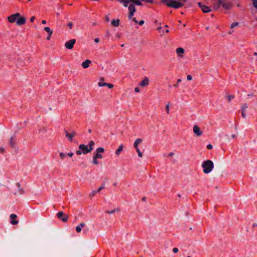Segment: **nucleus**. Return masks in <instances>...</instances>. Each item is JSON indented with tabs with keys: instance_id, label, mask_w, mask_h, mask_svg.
<instances>
[{
	"instance_id": "dca6fc26",
	"label": "nucleus",
	"mask_w": 257,
	"mask_h": 257,
	"mask_svg": "<svg viewBox=\"0 0 257 257\" xmlns=\"http://www.w3.org/2000/svg\"><path fill=\"white\" fill-rule=\"evenodd\" d=\"M17 217V215L15 214H12L10 215V218L11 219V222L12 224L15 225L18 223V221L16 220Z\"/></svg>"
},
{
	"instance_id": "393cba45",
	"label": "nucleus",
	"mask_w": 257,
	"mask_h": 257,
	"mask_svg": "<svg viewBox=\"0 0 257 257\" xmlns=\"http://www.w3.org/2000/svg\"><path fill=\"white\" fill-rule=\"evenodd\" d=\"M104 150L102 147H99L96 150V153H99V154L103 153L104 152Z\"/></svg>"
},
{
	"instance_id": "a19ab883",
	"label": "nucleus",
	"mask_w": 257,
	"mask_h": 257,
	"mask_svg": "<svg viewBox=\"0 0 257 257\" xmlns=\"http://www.w3.org/2000/svg\"><path fill=\"white\" fill-rule=\"evenodd\" d=\"M68 26L70 27V29H72V27L73 26V24L72 22H69L68 24Z\"/></svg>"
},
{
	"instance_id": "e2e57ef3",
	"label": "nucleus",
	"mask_w": 257,
	"mask_h": 257,
	"mask_svg": "<svg viewBox=\"0 0 257 257\" xmlns=\"http://www.w3.org/2000/svg\"><path fill=\"white\" fill-rule=\"evenodd\" d=\"M166 33H168V32H169V30H167L166 31Z\"/></svg>"
},
{
	"instance_id": "4be33fe9",
	"label": "nucleus",
	"mask_w": 257,
	"mask_h": 257,
	"mask_svg": "<svg viewBox=\"0 0 257 257\" xmlns=\"http://www.w3.org/2000/svg\"><path fill=\"white\" fill-rule=\"evenodd\" d=\"M44 30L48 33V34H51L53 33V31L52 30L50 29V28L48 27H46L44 28Z\"/></svg>"
},
{
	"instance_id": "58836bf2",
	"label": "nucleus",
	"mask_w": 257,
	"mask_h": 257,
	"mask_svg": "<svg viewBox=\"0 0 257 257\" xmlns=\"http://www.w3.org/2000/svg\"><path fill=\"white\" fill-rule=\"evenodd\" d=\"M67 155L70 157H72L74 155V154L73 152H69L67 154Z\"/></svg>"
},
{
	"instance_id": "864d4df0",
	"label": "nucleus",
	"mask_w": 257,
	"mask_h": 257,
	"mask_svg": "<svg viewBox=\"0 0 257 257\" xmlns=\"http://www.w3.org/2000/svg\"><path fill=\"white\" fill-rule=\"evenodd\" d=\"M174 153L173 152H171L168 155L169 157H172V156H174Z\"/></svg>"
},
{
	"instance_id": "e433bc0d",
	"label": "nucleus",
	"mask_w": 257,
	"mask_h": 257,
	"mask_svg": "<svg viewBox=\"0 0 257 257\" xmlns=\"http://www.w3.org/2000/svg\"><path fill=\"white\" fill-rule=\"evenodd\" d=\"M254 7L257 9V0H252Z\"/></svg>"
},
{
	"instance_id": "20e7f679",
	"label": "nucleus",
	"mask_w": 257,
	"mask_h": 257,
	"mask_svg": "<svg viewBox=\"0 0 257 257\" xmlns=\"http://www.w3.org/2000/svg\"><path fill=\"white\" fill-rule=\"evenodd\" d=\"M162 2L166 4L169 7L175 9L181 8L184 6V3L179 2L178 1L173 0H162Z\"/></svg>"
},
{
	"instance_id": "09e8293b",
	"label": "nucleus",
	"mask_w": 257,
	"mask_h": 257,
	"mask_svg": "<svg viewBox=\"0 0 257 257\" xmlns=\"http://www.w3.org/2000/svg\"><path fill=\"white\" fill-rule=\"evenodd\" d=\"M135 91L136 92L138 93V92H140V89H139V88H138V87H136V88H135Z\"/></svg>"
},
{
	"instance_id": "49530a36",
	"label": "nucleus",
	"mask_w": 257,
	"mask_h": 257,
	"mask_svg": "<svg viewBox=\"0 0 257 257\" xmlns=\"http://www.w3.org/2000/svg\"><path fill=\"white\" fill-rule=\"evenodd\" d=\"M252 228H255L257 227V223H254L252 224Z\"/></svg>"
},
{
	"instance_id": "423d86ee",
	"label": "nucleus",
	"mask_w": 257,
	"mask_h": 257,
	"mask_svg": "<svg viewBox=\"0 0 257 257\" xmlns=\"http://www.w3.org/2000/svg\"><path fill=\"white\" fill-rule=\"evenodd\" d=\"M57 217L61 219L63 221L66 222L68 219V216L67 215L64 214L63 212L59 211L57 214Z\"/></svg>"
},
{
	"instance_id": "aec40b11",
	"label": "nucleus",
	"mask_w": 257,
	"mask_h": 257,
	"mask_svg": "<svg viewBox=\"0 0 257 257\" xmlns=\"http://www.w3.org/2000/svg\"><path fill=\"white\" fill-rule=\"evenodd\" d=\"M111 24L114 27H118L119 25V20H113L111 21Z\"/></svg>"
},
{
	"instance_id": "0e129e2a",
	"label": "nucleus",
	"mask_w": 257,
	"mask_h": 257,
	"mask_svg": "<svg viewBox=\"0 0 257 257\" xmlns=\"http://www.w3.org/2000/svg\"><path fill=\"white\" fill-rule=\"evenodd\" d=\"M107 34L108 35H109V32H107Z\"/></svg>"
},
{
	"instance_id": "de8ad7c7",
	"label": "nucleus",
	"mask_w": 257,
	"mask_h": 257,
	"mask_svg": "<svg viewBox=\"0 0 257 257\" xmlns=\"http://www.w3.org/2000/svg\"><path fill=\"white\" fill-rule=\"evenodd\" d=\"M5 152V149L3 147H0V152L3 153Z\"/></svg>"
},
{
	"instance_id": "0eeeda50",
	"label": "nucleus",
	"mask_w": 257,
	"mask_h": 257,
	"mask_svg": "<svg viewBox=\"0 0 257 257\" xmlns=\"http://www.w3.org/2000/svg\"><path fill=\"white\" fill-rule=\"evenodd\" d=\"M75 42V39H71L65 43V46L68 49H72L73 48Z\"/></svg>"
},
{
	"instance_id": "5701e85b",
	"label": "nucleus",
	"mask_w": 257,
	"mask_h": 257,
	"mask_svg": "<svg viewBox=\"0 0 257 257\" xmlns=\"http://www.w3.org/2000/svg\"><path fill=\"white\" fill-rule=\"evenodd\" d=\"M94 145V142L93 141H90L89 143V149L91 152L93 149V146Z\"/></svg>"
},
{
	"instance_id": "052dcab7",
	"label": "nucleus",
	"mask_w": 257,
	"mask_h": 257,
	"mask_svg": "<svg viewBox=\"0 0 257 257\" xmlns=\"http://www.w3.org/2000/svg\"><path fill=\"white\" fill-rule=\"evenodd\" d=\"M181 81V79H178L177 80V82L179 83V82H180Z\"/></svg>"
},
{
	"instance_id": "a18cd8bd",
	"label": "nucleus",
	"mask_w": 257,
	"mask_h": 257,
	"mask_svg": "<svg viewBox=\"0 0 257 257\" xmlns=\"http://www.w3.org/2000/svg\"><path fill=\"white\" fill-rule=\"evenodd\" d=\"M207 148L208 149H211L212 148V146L211 144H209L207 146Z\"/></svg>"
},
{
	"instance_id": "c756f323",
	"label": "nucleus",
	"mask_w": 257,
	"mask_h": 257,
	"mask_svg": "<svg viewBox=\"0 0 257 257\" xmlns=\"http://www.w3.org/2000/svg\"><path fill=\"white\" fill-rule=\"evenodd\" d=\"M136 151L138 153V156L140 157V158H142L143 157V154L141 152L140 150L139 149V148H138V149H136Z\"/></svg>"
},
{
	"instance_id": "bf43d9fd",
	"label": "nucleus",
	"mask_w": 257,
	"mask_h": 257,
	"mask_svg": "<svg viewBox=\"0 0 257 257\" xmlns=\"http://www.w3.org/2000/svg\"><path fill=\"white\" fill-rule=\"evenodd\" d=\"M106 20L107 21H109V19L108 18V17H106Z\"/></svg>"
},
{
	"instance_id": "a878e982",
	"label": "nucleus",
	"mask_w": 257,
	"mask_h": 257,
	"mask_svg": "<svg viewBox=\"0 0 257 257\" xmlns=\"http://www.w3.org/2000/svg\"><path fill=\"white\" fill-rule=\"evenodd\" d=\"M19 61H20V63H16V65L17 66H23L24 65V60H22V59H19L18 60Z\"/></svg>"
},
{
	"instance_id": "4468645a",
	"label": "nucleus",
	"mask_w": 257,
	"mask_h": 257,
	"mask_svg": "<svg viewBox=\"0 0 257 257\" xmlns=\"http://www.w3.org/2000/svg\"><path fill=\"white\" fill-rule=\"evenodd\" d=\"M149 79L148 77H146L143 80H142L139 85L141 87H144L149 85Z\"/></svg>"
},
{
	"instance_id": "b1692460",
	"label": "nucleus",
	"mask_w": 257,
	"mask_h": 257,
	"mask_svg": "<svg viewBox=\"0 0 257 257\" xmlns=\"http://www.w3.org/2000/svg\"><path fill=\"white\" fill-rule=\"evenodd\" d=\"M66 156H67V154H66L63 152H60L59 153V157L61 160H63L66 158Z\"/></svg>"
},
{
	"instance_id": "13d9d810",
	"label": "nucleus",
	"mask_w": 257,
	"mask_h": 257,
	"mask_svg": "<svg viewBox=\"0 0 257 257\" xmlns=\"http://www.w3.org/2000/svg\"><path fill=\"white\" fill-rule=\"evenodd\" d=\"M95 193H96V192H95V191H93V192L92 193V196L95 195Z\"/></svg>"
},
{
	"instance_id": "4c0bfd02",
	"label": "nucleus",
	"mask_w": 257,
	"mask_h": 257,
	"mask_svg": "<svg viewBox=\"0 0 257 257\" xmlns=\"http://www.w3.org/2000/svg\"><path fill=\"white\" fill-rule=\"evenodd\" d=\"M187 79L189 81H190L192 79V77L191 75H188L187 76Z\"/></svg>"
},
{
	"instance_id": "f03ea898",
	"label": "nucleus",
	"mask_w": 257,
	"mask_h": 257,
	"mask_svg": "<svg viewBox=\"0 0 257 257\" xmlns=\"http://www.w3.org/2000/svg\"><path fill=\"white\" fill-rule=\"evenodd\" d=\"M7 19L10 23H14L16 22L17 25L18 26L23 25L26 22V18L21 16L19 13L10 15Z\"/></svg>"
},
{
	"instance_id": "7ed1b4c3",
	"label": "nucleus",
	"mask_w": 257,
	"mask_h": 257,
	"mask_svg": "<svg viewBox=\"0 0 257 257\" xmlns=\"http://www.w3.org/2000/svg\"><path fill=\"white\" fill-rule=\"evenodd\" d=\"M202 167L203 168V172L204 174H207L211 172L213 170L214 163L212 161L207 160L202 163Z\"/></svg>"
},
{
	"instance_id": "9d476101",
	"label": "nucleus",
	"mask_w": 257,
	"mask_h": 257,
	"mask_svg": "<svg viewBox=\"0 0 257 257\" xmlns=\"http://www.w3.org/2000/svg\"><path fill=\"white\" fill-rule=\"evenodd\" d=\"M65 133L66 137H67L70 142H72L73 141V138L76 135V133L75 132L69 133L67 131H65Z\"/></svg>"
},
{
	"instance_id": "2f4dec72",
	"label": "nucleus",
	"mask_w": 257,
	"mask_h": 257,
	"mask_svg": "<svg viewBox=\"0 0 257 257\" xmlns=\"http://www.w3.org/2000/svg\"><path fill=\"white\" fill-rule=\"evenodd\" d=\"M227 99H228V101L229 102H230L231 101V100L234 98V96L233 95H227L226 96Z\"/></svg>"
},
{
	"instance_id": "6e6552de",
	"label": "nucleus",
	"mask_w": 257,
	"mask_h": 257,
	"mask_svg": "<svg viewBox=\"0 0 257 257\" xmlns=\"http://www.w3.org/2000/svg\"><path fill=\"white\" fill-rule=\"evenodd\" d=\"M79 148L80 150H82L83 154H86L91 152L90 150L89 149L88 147L86 145H85L84 144L80 145Z\"/></svg>"
},
{
	"instance_id": "5fc2aeb1",
	"label": "nucleus",
	"mask_w": 257,
	"mask_h": 257,
	"mask_svg": "<svg viewBox=\"0 0 257 257\" xmlns=\"http://www.w3.org/2000/svg\"><path fill=\"white\" fill-rule=\"evenodd\" d=\"M146 2L149 3H153V0H146Z\"/></svg>"
},
{
	"instance_id": "603ef678",
	"label": "nucleus",
	"mask_w": 257,
	"mask_h": 257,
	"mask_svg": "<svg viewBox=\"0 0 257 257\" xmlns=\"http://www.w3.org/2000/svg\"><path fill=\"white\" fill-rule=\"evenodd\" d=\"M35 19V17H34V16H33V17H32L30 18V21H31V22H33L34 21Z\"/></svg>"
},
{
	"instance_id": "a211bd4d",
	"label": "nucleus",
	"mask_w": 257,
	"mask_h": 257,
	"mask_svg": "<svg viewBox=\"0 0 257 257\" xmlns=\"http://www.w3.org/2000/svg\"><path fill=\"white\" fill-rule=\"evenodd\" d=\"M123 146L122 145H120L119 146L118 148L115 151V155L117 156H119L120 152L123 150Z\"/></svg>"
},
{
	"instance_id": "f257e3e1",
	"label": "nucleus",
	"mask_w": 257,
	"mask_h": 257,
	"mask_svg": "<svg viewBox=\"0 0 257 257\" xmlns=\"http://www.w3.org/2000/svg\"><path fill=\"white\" fill-rule=\"evenodd\" d=\"M121 3L123 4V6L124 7H126L128 6V4L130 3H132V4H130L128 7L129 10V15L128 18L130 20H132L135 23H137L138 21H137L135 18H133L134 13H135L136 9L135 6V5L138 6H141L142 5V3L140 0H118Z\"/></svg>"
},
{
	"instance_id": "6e6d98bb",
	"label": "nucleus",
	"mask_w": 257,
	"mask_h": 257,
	"mask_svg": "<svg viewBox=\"0 0 257 257\" xmlns=\"http://www.w3.org/2000/svg\"><path fill=\"white\" fill-rule=\"evenodd\" d=\"M231 137L232 139H234L236 138V136L235 135H232Z\"/></svg>"
},
{
	"instance_id": "473e14b6",
	"label": "nucleus",
	"mask_w": 257,
	"mask_h": 257,
	"mask_svg": "<svg viewBox=\"0 0 257 257\" xmlns=\"http://www.w3.org/2000/svg\"><path fill=\"white\" fill-rule=\"evenodd\" d=\"M10 144L12 146H13V147H14V145H15V141H14V139H13V138H11L10 139Z\"/></svg>"
},
{
	"instance_id": "f704fd0d",
	"label": "nucleus",
	"mask_w": 257,
	"mask_h": 257,
	"mask_svg": "<svg viewBox=\"0 0 257 257\" xmlns=\"http://www.w3.org/2000/svg\"><path fill=\"white\" fill-rule=\"evenodd\" d=\"M76 154L77 155H81L82 154H83V153H82V150H77V151H76Z\"/></svg>"
},
{
	"instance_id": "37998d69",
	"label": "nucleus",
	"mask_w": 257,
	"mask_h": 257,
	"mask_svg": "<svg viewBox=\"0 0 257 257\" xmlns=\"http://www.w3.org/2000/svg\"><path fill=\"white\" fill-rule=\"evenodd\" d=\"M116 210V209H114L110 211H107V213H109V214H112V213H114Z\"/></svg>"
},
{
	"instance_id": "c85d7f7f",
	"label": "nucleus",
	"mask_w": 257,
	"mask_h": 257,
	"mask_svg": "<svg viewBox=\"0 0 257 257\" xmlns=\"http://www.w3.org/2000/svg\"><path fill=\"white\" fill-rule=\"evenodd\" d=\"M94 157L96 159H102V155L101 154L96 153V154L94 156Z\"/></svg>"
},
{
	"instance_id": "8fccbe9b",
	"label": "nucleus",
	"mask_w": 257,
	"mask_h": 257,
	"mask_svg": "<svg viewBox=\"0 0 257 257\" xmlns=\"http://www.w3.org/2000/svg\"><path fill=\"white\" fill-rule=\"evenodd\" d=\"M139 25H142L144 24V21L143 20H141L139 22Z\"/></svg>"
},
{
	"instance_id": "cd10ccee",
	"label": "nucleus",
	"mask_w": 257,
	"mask_h": 257,
	"mask_svg": "<svg viewBox=\"0 0 257 257\" xmlns=\"http://www.w3.org/2000/svg\"><path fill=\"white\" fill-rule=\"evenodd\" d=\"M165 108H166V113L167 114H169V113H170V104L169 103H168L166 105Z\"/></svg>"
},
{
	"instance_id": "6ab92c4d",
	"label": "nucleus",
	"mask_w": 257,
	"mask_h": 257,
	"mask_svg": "<svg viewBox=\"0 0 257 257\" xmlns=\"http://www.w3.org/2000/svg\"><path fill=\"white\" fill-rule=\"evenodd\" d=\"M85 224L84 223L79 224L76 227V230L77 232H80L81 231L82 228L85 226Z\"/></svg>"
},
{
	"instance_id": "c03bdc74",
	"label": "nucleus",
	"mask_w": 257,
	"mask_h": 257,
	"mask_svg": "<svg viewBox=\"0 0 257 257\" xmlns=\"http://www.w3.org/2000/svg\"><path fill=\"white\" fill-rule=\"evenodd\" d=\"M173 251L175 253H176L178 251V249L176 247H175L173 249Z\"/></svg>"
},
{
	"instance_id": "7c9ffc66",
	"label": "nucleus",
	"mask_w": 257,
	"mask_h": 257,
	"mask_svg": "<svg viewBox=\"0 0 257 257\" xmlns=\"http://www.w3.org/2000/svg\"><path fill=\"white\" fill-rule=\"evenodd\" d=\"M97 159H96L95 158L94 156L93 157V161H92V163L93 164L97 165L98 164V161H97Z\"/></svg>"
},
{
	"instance_id": "680f3d73",
	"label": "nucleus",
	"mask_w": 257,
	"mask_h": 257,
	"mask_svg": "<svg viewBox=\"0 0 257 257\" xmlns=\"http://www.w3.org/2000/svg\"><path fill=\"white\" fill-rule=\"evenodd\" d=\"M253 54H254V55L256 56L257 55V53L254 52Z\"/></svg>"
},
{
	"instance_id": "bb28decb",
	"label": "nucleus",
	"mask_w": 257,
	"mask_h": 257,
	"mask_svg": "<svg viewBox=\"0 0 257 257\" xmlns=\"http://www.w3.org/2000/svg\"><path fill=\"white\" fill-rule=\"evenodd\" d=\"M100 85L107 86L110 89L113 88V85L112 84H110V83L102 84H101Z\"/></svg>"
},
{
	"instance_id": "39448f33",
	"label": "nucleus",
	"mask_w": 257,
	"mask_h": 257,
	"mask_svg": "<svg viewBox=\"0 0 257 257\" xmlns=\"http://www.w3.org/2000/svg\"><path fill=\"white\" fill-rule=\"evenodd\" d=\"M248 105L246 103H243L241 106V114L243 118H245L247 116V110Z\"/></svg>"
},
{
	"instance_id": "ea45409f",
	"label": "nucleus",
	"mask_w": 257,
	"mask_h": 257,
	"mask_svg": "<svg viewBox=\"0 0 257 257\" xmlns=\"http://www.w3.org/2000/svg\"><path fill=\"white\" fill-rule=\"evenodd\" d=\"M52 34H48V36H47V40H50L51 37V36H52Z\"/></svg>"
},
{
	"instance_id": "1a4fd4ad",
	"label": "nucleus",
	"mask_w": 257,
	"mask_h": 257,
	"mask_svg": "<svg viewBox=\"0 0 257 257\" xmlns=\"http://www.w3.org/2000/svg\"><path fill=\"white\" fill-rule=\"evenodd\" d=\"M193 131L194 134L197 137H200L202 135V132L197 125H194L193 126Z\"/></svg>"
},
{
	"instance_id": "412c9836",
	"label": "nucleus",
	"mask_w": 257,
	"mask_h": 257,
	"mask_svg": "<svg viewBox=\"0 0 257 257\" xmlns=\"http://www.w3.org/2000/svg\"><path fill=\"white\" fill-rule=\"evenodd\" d=\"M218 2L219 5H222V7L224 8L228 9L229 8L228 5L225 3H223L221 0H218Z\"/></svg>"
},
{
	"instance_id": "9b49d317",
	"label": "nucleus",
	"mask_w": 257,
	"mask_h": 257,
	"mask_svg": "<svg viewBox=\"0 0 257 257\" xmlns=\"http://www.w3.org/2000/svg\"><path fill=\"white\" fill-rule=\"evenodd\" d=\"M16 186L17 188V190L14 192V194H22L24 193V190L22 188H21V185L19 183H17Z\"/></svg>"
},
{
	"instance_id": "2eb2a0df",
	"label": "nucleus",
	"mask_w": 257,
	"mask_h": 257,
	"mask_svg": "<svg viewBox=\"0 0 257 257\" xmlns=\"http://www.w3.org/2000/svg\"><path fill=\"white\" fill-rule=\"evenodd\" d=\"M91 63L92 62L90 60L86 59L82 63L81 65L83 68L86 69L89 67V65L91 64Z\"/></svg>"
},
{
	"instance_id": "f8f14e48",
	"label": "nucleus",
	"mask_w": 257,
	"mask_h": 257,
	"mask_svg": "<svg viewBox=\"0 0 257 257\" xmlns=\"http://www.w3.org/2000/svg\"><path fill=\"white\" fill-rule=\"evenodd\" d=\"M199 7L200 8V9L202 10L203 12L204 13H208L211 11V10L209 7L207 6L203 5L201 3H198V4Z\"/></svg>"
},
{
	"instance_id": "72a5a7b5",
	"label": "nucleus",
	"mask_w": 257,
	"mask_h": 257,
	"mask_svg": "<svg viewBox=\"0 0 257 257\" xmlns=\"http://www.w3.org/2000/svg\"><path fill=\"white\" fill-rule=\"evenodd\" d=\"M103 79L102 78L100 79V81L98 83V85L99 86V87H103V86H101L100 85V84H106V83H104L103 82Z\"/></svg>"
},
{
	"instance_id": "f3484780",
	"label": "nucleus",
	"mask_w": 257,
	"mask_h": 257,
	"mask_svg": "<svg viewBox=\"0 0 257 257\" xmlns=\"http://www.w3.org/2000/svg\"><path fill=\"white\" fill-rule=\"evenodd\" d=\"M143 141V140L142 139H137L136 140V141H135L134 142V146L135 147V149H138L139 148V145L140 144H141Z\"/></svg>"
},
{
	"instance_id": "c9c22d12",
	"label": "nucleus",
	"mask_w": 257,
	"mask_h": 257,
	"mask_svg": "<svg viewBox=\"0 0 257 257\" xmlns=\"http://www.w3.org/2000/svg\"><path fill=\"white\" fill-rule=\"evenodd\" d=\"M238 25V23L237 22H235V23H233L231 25V28H233L235 26H237V25Z\"/></svg>"
},
{
	"instance_id": "4d7b16f0",
	"label": "nucleus",
	"mask_w": 257,
	"mask_h": 257,
	"mask_svg": "<svg viewBox=\"0 0 257 257\" xmlns=\"http://www.w3.org/2000/svg\"><path fill=\"white\" fill-rule=\"evenodd\" d=\"M42 23L43 24H46V21L45 20H43V21H42Z\"/></svg>"
},
{
	"instance_id": "ddd939ff",
	"label": "nucleus",
	"mask_w": 257,
	"mask_h": 257,
	"mask_svg": "<svg viewBox=\"0 0 257 257\" xmlns=\"http://www.w3.org/2000/svg\"><path fill=\"white\" fill-rule=\"evenodd\" d=\"M184 49L183 48L180 47L178 48L176 50V52L177 55V56L180 58H183V55L184 54Z\"/></svg>"
},
{
	"instance_id": "79ce46f5",
	"label": "nucleus",
	"mask_w": 257,
	"mask_h": 257,
	"mask_svg": "<svg viewBox=\"0 0 257 257\" xmlns=\"http://www.w3.org/2000/svg\"><path fill=\"white\" fill-rule=\"evenodd\" d=\"M103 188H104V186H100V187L98 188V190H97V192H100L102 189H103Z\"/></svg>"
},
{
	"instance_id": "3c124183",
	"label": "nucleus",
	"mask_w": 257,
	"mask_h": 257,
	"mask_svg": "<svg viewBox=\"0 0 257 257\" xmlns=\"http://www.w3.org/2000/svg\"><path fill=\"white\" fill-rule=\"evenodd\" d=\"M94 42H95V43H98V42H99V38H95V39H94Z\"/></svg>"
},
{
	"instance_id": "69168bd1",
	"label": "nucleus",
	"mask_w": 257,
	"mask_h": 257,
	"mask_svg": "<svg viewBox=\"0 0 257 257\" xmlns=\"http://www.w3.org/2000/svg\"><path fill=\"white\" fill-rule=\"evenodd\" d=\"M187 257H191V256H187Z\"/></svg>"
}]
</instances>
